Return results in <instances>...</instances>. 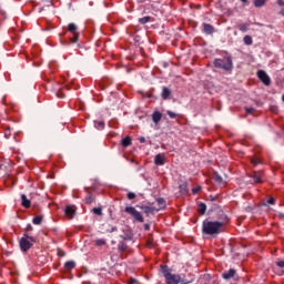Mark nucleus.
<instances>
[{"mask_svg": "<svg viewBox=\"0 0 284 284\" xmlns=\"http://www.w3.org/2000/svg\"><path fill=\"white\" fill-rule=\"evenodd\" d=\"M32 243H34V239L24 234L20 240V248L22 252H28L32 247Z\"/></svg>", "mask_w": 284, "mask_h": 284, "instance_id": "nucleus-4", "label": "nucleus"}, {"mask_svg": "<svg viewBox=\"0 0 284 284\" xmlns=\"http://www.w3.org/2000/svg\"><path fill=\"white\" fill-rule=\"evenodd\" d=\"M257 77L264 85H270L272 83V80L270 79V75H267V72L260 70L257 71Z\"/></svg>", "mask_w": 284, "mask_h": 284, "instance_id": "nucleus-8", "label": "nucleus"}, {"mask_svg": "<svg viewBox=\"0 0 284 284\" xmlns=\"http://www.w3.org/2000/svg\"><path fill=\"white\" fill-rule=\"evenodd\" d=\"M277 267H284V261L277 262Z\"/></svg>", "mask_w": 284, "mask_h": 284, "instance_id": "nucleus-36", "label": "nucleus"}, {"mask_svg": "<svg viewBox=\"0 0 284 284\" xmlns=\"http://www.w3.org/2000/svg\"><path fill=\"white\" fill-rule=\"evenodd\" d=\"M42 221H43V216L38 215V216L33 217L32 223H33V225H41Z\"/></svg>", "mask_w": 284, "mask_h": 284, "instance_id": "nucleus-17", "label": "nucleus"}, {"mask_svg": "<svg viewBox=\"0 0 284 284\" xmlns=\"http://www.w3.org/2000/svg\"><path fill=\"white\" fill-rule=\"evenodd\" d=\"M221 230H223V222H212L205 220L202 224L203 234H207L209 236H214V234H221Z\"/></svg>", "mask_w": 284, "mask_h": 284, "instance_id": "nucleus-2", "label": "nucleus"}, {"mask_svg": "<svg viewBox=\"0 0 284 284\" xmlns=\"http://www.w3.org/2000/svg\"><path fill=\"white\" fill-rule=\"evenodd\" d=\"M128 214H131L132 217L135 219V221H139V223H143V215L141 212L136 211L133 206H126L124 210Z\"/></svg>", "mask_w": 284, "mask_h": 284, "instance_id": "nucleus-5", "label": "nucleus"}, {"mask_svg": "<svg viewBox=\"0 0 284 284\" xmlns=\"http://www.w3.org/2000/svg\"><path fill=\"white\" fill-rule=\"evenodd\" d=\"M185 187H186L185 185H181V186H180V190H181L182 194H185V192H186V191H185Z\"/></svg>", "mask_w": 284, "mask_h": 284, "instance_id": "nucleus-34", "label": "nucleus"}, {"mask_svg": "<svg viewBox=\"0 0 284 284\" xmlns=\"http://www.w3.org/2000/svg\"><path fill=\"white\" fill-rule=\"evenodd\" d=\"M145 212H150V207H146V209H145Z\"/></svg>", "mask_w": 284, "mask_h": 284, "instance_id": "nucleus-44", "label": "nucleus"}, {"mask_svg": "<svg viewBox=\"0 0 284 284\" xmlns=\"http://www.w3.org/2000/svg\"><path fill=\"white\" fill-rule=\"evenodd\" d=\"M245 1H247V0H242L243 3H245Z\"/></svg>", "mask_w": 284, "mask_h": 284, "instance_id": "nucleus-46", "label": "nucleus"}, {"mask_svg": "<svg viewBox=\"0 0 284 284\" xmlns=\"http://www.w3.org/2000/svg\"><path fill=\"white\" fill-rule=\"evenodd\" d=\"M239 28L241 32H247V30H250V24L243 23V24H240Z\"/></svg>", "mask_w": 284, "mask_h": 284, "instance_id": "nucleus-22", "label": "nucleus"}, {"mask_svg": "<svg viewBox=\"0 0 284 284\" xmlns=\"http://www.w3.org/2000/svg\"><path fill=\"white\" fill-rule=\"evenodd\" d=\"M171 94H172V91H170L166 87H164L162 90V99L168 100L170 99Z\"/></svg>", "mask_w": 284, "mask_h": 284, "instance_id": "nucleus-13", "label": "nucleus"}, {"mask_svg": "<svg viewBox=\"0 0 284 284\" xmlns=\"http://www.w3.org/2000/svg\"><path fill=\"white\" fill-rule=\"evenodd\" d=\"M161 272L165 278L166 284H190L194 281L193 277H185V274H172L168 266H162Z\"/></svg>", "mask_w": 284, "mask_h": 284, "instance_id": "nucleus-1", "label": "nucleus"}, {"mask_svg": "<svg viewBox=\"0 0 284 284\" xmlns=\"http://www.w3.org/2000/svg\"><path fill=\"white\" fill-rule=\"evenodd\" d=\"M27 230H32V225L29 224V225L27 226Z\"/></svg>", "mask_w": 284, "mask_h": 284, "instance_id": "nucleus-42", "label": "nucleus"}, {"mask_svg": "<svg viewBox=\"0 0 284 284\" xmlns=\"http://www.w3.org/2000/svg\"><path fill=\"white\" fill-rule=\"evenodd\" d=\"M110 232H116V226H113Z\"/></svg>", "mask_w": 284, "mask_h": 284, "instance_id": "nucleus-41", "label": "nucleus"}, {"mask_svg": "<svg viewBox=\"0 0 284 284\" xmlns=\"http://www.w3.org/2000/svg\"><path fill=\"white\" fill-rule=\"evenodd\" d=\"M79 27H77L74 23H69L68 31L73 33V38L70 39V43H77L79 41Z\"/></svg>", "mask_w": 284, "mask_h": 284, "instance_id": "nucleus-6", "label": "nucleus"}, {"mask_svg": "<svg viewBox=\"0 0 284 284\" xmlns=\"http://www.w3.org/2000/svg\"><path fill=\"white\" fill-rule=\"evenodd\" d=\"M131 284H136V280H131Z\"/></svg>", "mask_w": 284, "mask_h": 284, "instance_id": "nucleus-43", "label": "nucleus"}, {"mask_svg": "<svg viewBox=\"0 0 284 284\" xmlns=\"http://www.w3.org/2000/svg\"><path fill=\"white\" fill-rule=\"evenodd\" d=\"M215 68H220V70H224L225 72H230L232 70V58L224 57L222 59H215L214 60Z\"/></svg>", "mask_w": 284, "mask_h": 284, "instance_id": "nucleus-3", "label": "nucleus"}, {"mask_svg": "<svg viewBox=\"0 0 284 284\" xmlns=\"http://www.w3.org/2000/svg\"><path fill=\"white\" fill-rule=\"evenodd\" d=\"M267 203H268V205H274V197H270V199L267 200Z\"/></svg>", "mask_w": 284, "mask_h": 284, "instance_id": "nucleus-33", "label": "nucleus"}, {"mask_svg": "<svg viewBox=\"0 0 284 284\" xmlns=\"http://www.w3.org/2000/svg\"><path fill=\"white\" fill-rule=\"evenodd\" d=\"M277 4L283 7V8L280 10V14H281L282 17H284V2H283V0H277Z\"/></svg>", "mask_w": 284, "mask_h": 284, "instance_id": "nucleus-28", "label": "nucleus"}, {"mask_svg": "<svg viewBox=\"0 0 284 284\" xmlns=\"http://www.w3.org/2000/svg\"><path fill=\"white\" fill-rule=\"evenodd\" d=\"M207 210V205H205V203H200L197 211L200 212V214H205V211Z\"/></svg>", "mask_w": 284, "mask_h": 284, "instance_id": "nucleus-18", "label": "nucleus"}, {"mask_svg": "<svg viewBox=\"0 0 284 284\" xmlns=\"http://www.w3.org/2000/svg\"><path fill=\"white\" fill-rule=\"evenodd\" d=\"M155 165H165V155L164 154H156L154 158Z\"/></svg>", "mask_w": 284, "mask_h": 284, "instance_id": "nucleus-10", "label": "nucleus"}, {"mask_svg": "<svg viewBox=\"0 0 284 284\" xmlns=\"http://www.w3.org/2000/svg\"><path fill=\"white\" fill-rule=\"evenodd\" d=\"M85 203H88V205H90V203H92V197L91 195L85 197Z\"/></svg>", "mask_w": 284, "mask_h": 284, "instance_id": "nucleus-32", "label": "nucleus"}, {"mask_svg": "<svg viewBox=\"0 0 284 284\" xmlns=\"http://www.w3.org/2000/svg\"><path fill=\"white\" fill-rule=\"evenodd\" d=\"M95 245L98 247H103V245H105V240L103 239L95 240Z\"/></svg>", "mask_w": 284, "mask_h": 284, "instance_id": "nucleus-26", "label": "nucleus"}, {"mask_svg": "<svg viewBox=\"0 0 284 284\" xmlns=\"http://www.w3.org/2000/svg\"><path fill=\"white\" fill-rule=\"evenodd\" d=\"M158 205L160 206V210H163L165 207V200L163 197L158 199Z\"/></svg>", "mask_w": 284, "mask_h": 284, "instance_id": "nucleus-24", "label": "nucleus"}, {"mask_svg": "<svg viewBox=\"0 0 284 284\" xmlns=\"http://www.w3.org/2000/svg\"><path fill=\"white\" fill-rule=\"evenodd\" d=\"M77 264L73 261L65 262L64 267L65 270H74Z\"/></svg>", "mask_w": 284, "mask_h": 284, "instance_id": "nucleus-19", "label": "nucleus"}, {"mask_svg": "<svg viewBox=\"0 0 284 284\" xmlns=\"http://www.w3.org/2000/svg\"><path fill=\"white\" fill-rule=\"evenodd\" d=\"M150 17H143L139 19V22L142 23V26H145V23H149Z\"/></svg>", "mask_w": 284, "mask_h": 284, "instance_id": "nucleus-27", "label": "nucleus"}, {"mask_svg": "<svg viewBox=\"0 0 284 284\" xmlns=\"http://www.w3.org/2000/svg\"><path fill=\"white\" fill-rule=\"evenodd\" d=\"M132 144V139L130 136H125L124 139H122V145L123 148H128Z\"/></svg>", "mask_w": 284, "mask_h": 284, "instance_id": "nucleus-14", "label": "nucleus"}, {"mask_svg": "<svg viewBox=\"0 0 284 284\" xmlns=\"http://www.w3.org/2000/svg\"><path fill=\"white\" fill-rule=\"evenodd\" d=\"M213 179L216 183H223V178L219 173H214Z\"/></svg>", "mask_w": 284, "mask_h": 284, "instance_id": "nucleus-25", "label": "nucleus"}, {"mask_svg": "<svg viewBox=\"0 0 284 284\" xmlns=\"http://www.w3.org/2000/svg\"><path fill=\"white\" fill-rule=\"evenodd\" d=\"M64 214L69 221H72L77 215V207L74 205H67L64 209Z\"/></svg>", "mask_w": 284, "mask_h": 284, "instance_id": "nucleus-7", "label": "nucleus"}, {"mask_svg": "<svg viewBox=\"0 0 284 284\" xmlns=\"http://www.w3.org/2000/svg\"><path fill=\"white\" fill-rule=\"evenodd\" d=\"M235 275H236V270L231 268V270H229L227 272H224V273L222 274V277H223L225 281H230V278H234Z\"/></svg>", "mask_w": 284, "mask_h": 284, "instance_id": "nucleus-9", "label": "nucleus"}, {"mask_svg": "<svg viewBox=\"0 0 284 284\" xmlns=\"http://www.w3.org/2000/svg\"><path fill=\"white\" fill-rule=\"evenodd\" d=\"M21 201H22L23 207H30V200H28V196H26V194L21 195Z\"/></svg>", "mask_w": 284, "mask_h": 284, "instance_id": "nucleus-15", "label": "nucleus"}, {"mask_svg": "<svg viewBox=\"0 0 284 284\" xmlns=\"http://www.w3.org/2000/svg\"><path fill=\"white\" fill-rule=\"evenodd\" d=\"M161 119H163V114L159 111H154L152 114V121L153 123L159 124V122L161 121Z\"/></svg>", "mask_w": 284, "mask_h": 284, "instance_id": "nucleus-11", "label": "nucleus"}, {"mask_svg": "<svg viewBox=\"0 0 284 284\" xmlns=\"http://www.w3.org/2000/svg\"><path fill=\"white\" fill-rule=\"evenodd\" d=\"M246 112H247V114H252V112H254V109L253 108H247Z\"/></svg>", "mask_w": 284, "mask_h": 284, "instance_id": "nucleus-35", "label": "nucleus"}, {"mask_svg": "<svg viewBox=\"0 0 284 284\" xmlns=\"http://www.w3.org/2000/svg\"><path fill=\"white\" fill-rule=\"evenodd\" d=\"M139 141L140 143H145V138H140Z\"/></svg>", "mask_w": 284, "mask_h": 284, "instance_id": "nucleus-39", "label": "nucleus"}, {"mask_svg": "<svg viewBox=\"0 0 284 284\" xmlns=\"http://www.w3.org/2000/svg\"><path fill=\"white\" fill-rule=\"evenodd\" d=\"M93 213H95L97 216H101V214H103V211L101 210V207H94Z\"/></svg>", "mask_w": 284, "mask_h": 284, "instance_id": "nucleus-29", "label": "nucleus"}, {"mask_svg": "<svg viewBox=\"0 0 284 284\" xmlns=\"http://www.w3.org/2000/svg\"><path fill=\"white\" fill-rule=\"evenodd\" d=\"M266 0H254L255 8H263L265 6Z\"/></svg>", "mask_w": 284, "mask_h": 284, "instance_id": "nucleus-20", "label": "nucleus"}, {"mask_svg": "<svg viewBox=\"0 0 284 284\" xmlns=\"http://www.w3.org/2000/svg\"><path fill=\"white\" fill-rule=\"evenodd\" d=\"M119 250H121L122 252L125 251V244L119 245Z\"/></svg>", "mask_w": 284, "mask_h": 284, "instance_id": "nucleus-37", "label": "nucleus"}, {"mask_svg": "<svg viewBox=\"0 0 284 284\" xmlns=\"http://www.w3.org/2000/svg\"><path fill=\"white\" fill-rule=\"evenodd\" d=\"M261 173H254L253 174V181L254 183H262V180H261Z\"/></svg>", "mask_w": 284, "mask_h": 284, "instance_id": "nucleus-21", "label": "nucleus"}, {"mask_svg": "<svg viewBox=\"0 0 284 284\" xmlns=\"http://www.w3.org/2000/svg\"><path fill=\"white\" fill-rule=\"evenodd\" d=\"M128 199H129L130 201H132V200L136 199V194H134L133 192H129V193H128Z\"/></svg>", "mask_w": 284, "mask_h": 284, "instance_id": "nucleus-31", "label": "nucleus"}, {"mask_svg": "<svg viewBox=\"0 0 284 284\" xmlns=\"http://www.w3.org/2000/svg\"><path fill=\"white\" fill-rule=\"evenodd\" d=\"M199 190H201V187L193 189V194H196L199 192Z\"/></svg>", "mask_w": 284, "mask_h": 284, "instance_id": "nucleus-38", "label": "nucleus"}, {"mask_svg": "<svg viewBox=\"0 0 284 284\" xmlns=\"http://www.w3.org/2000/svg\"><path fill=\"white\" fill-rule=\"evenodd\" d=\"M243 41H244L245 45H252V43H253V40L250 36H245Z\"/></svg>", "mask_w": 284, "mask_h": 284, "instance_id": "nucleus-23", "label": "nucleus"}, {"mask_svg": "<svg viewBox=\"0 0 284 284\" xmlns=\"http://www.w3.org/2000/svg\"><path fill=\"white\" fill-rule=\"evenodd\" d=\"M168 116H170V119H176L178 114L172 112V111H166Z\"/></svg>", "mask_w": 284, "mask_h": 284, "instance_id": "nucleus-30", "label": "nucleus"}, {"mask_svg": "<svg viewBox=\"0 0 284 284\" xmlns=\"http://www.w3.org/2000/svg\"><path fill=\"white\" fill-rule=\"evenodd\" d=\"M144 230H150V224H145Z\"/></svg>", "mask_w": 284, "mask_h": 284, "instance_id": "nucleus-40", "label": "nucleus"}, {"mask_svg": "<svg viewBox=\"0 0 284 284\" xmlns=\"http://www.w3.org/2000/svg\"><path fill=\"white\" fill-rule=\"evenodd\" d=\"M253 163H254L255 165H257V163H258V162H256V161H253Z\"/></svg>", "mask_w": 284, "mask_h": 284, "instance_id": "nucleus-45", "label": "nucleus"}, {"mask_svg": "<svg viewBox=\"0 0 284 284\" xmlns=\"http://www.w3.org/2000/svg\"><path fill=\"white\" fill-rule=\"evenodd\" d=\"M94 128H97V130H103V128H105V122L94 121Z\"/></svg>", "mask_w": 284, "mask_h": 284, "instance_id": "nucleus-16", "label": "nucleus"}, {"mask_svg": "<svg viewBox=\"0 0 284 284\" xmlns=\"http://www.w3.org/2000/svg\"><path fill=\"white\" fill-rule=\"evenodd\" d=\"M203 33L214 34V28L212 27V24L203 23Z\"/></svg>", "mask_w": 284, "mask_h": 284, "instance_id": "nucleus-12", "label": "nucleus"}]
</instances>
